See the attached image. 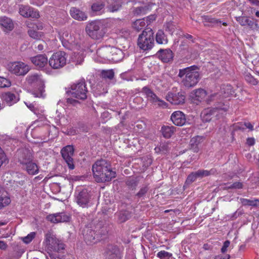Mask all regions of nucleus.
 Returning a JSON list of instances; mask_svg holds the SVG:
<instances>
[{"mask_svg": "<svg viewBox=\"0 0 259 259\" xmlns=\"http://www.w3.org/2000/svg\"><path fill=\"white\" fill-rule=\"evenodd\" d=\"M120 33L121 35L124 37H127L130 35V31L127 29H122Z\"/></svg>", "mask_w": 259, "mask_h": 259, "instance_id": "obj_57", "label": "nucleus"}, {"mask_svg": "<svg viewBox=\"0 0 259 259\" xmlns=\"http://www.w3.org/2000/svg\"><path fill=\"white\" fill-rule=\"evenodd\" d=\"M31 62L39 68L44 67L49 62L48 58L45 55H39L30 58Z\"/></svg>", "mask_w": 259, "mask_h": 259, "instance_id": "obj_24", "label": "nucleus"}, {"mask_svg": "<svg viewBox=\"0 0 259 259\" xmlns=\"http://www.w3.org/2000/svg\"><path fill=\"white\" fill-rule=\"evenodd\" d=\"M142 92L146 96L148 100L153 104H156L160 107L166 108L167 104L164 101L160 99L149 88L144 87L142 90Z\"/></svg>", "mask_w": 259, "mask_h": 259, "instance_id": "obj_14", "label": "nucleus"}, {"mask_svg": "<svg viewBox=\"0 0 259 259\" xmlns=\"http://www.w3.org/2000/svg\"><path fill=\"white\" fill-rule=\"evenodd\" d=\"M204 22H209L211 24H221V21L219 20L215 19L213 18L209 17L208 16H205L204 18Z\"/></svg>", "mask_w": 259, "mask_h": 259, "instance_id": "obj_55", "label": "nucleus"}, {"mask_svg": "<svg viewBox=\"0 0 259 259\" xmlns=\"http://www.w3.org/2000/svg\"><path fill=\"white\" fill-rule=\"evenodd\" d=\"M244 77L247 82L253 85H256L258 83L257 80L249 73H246Z\"/></svg>", "mask_w": 259, "mask_h": 259, "instance_id": "obj_49", "label": "nucleus"}, {"mask_svg": "<svg viewBox=\"0 0 259 259\" xmlns=\"http://www.w3.org/2000/svg\"><path fill=\"white\" fill-rule=\"evenodd\" d=\"M176 127L174 126L163 125L161 128V132L165 138H170L176 131Z\"/></svg>", "mask_w": 259, "mask_h": 259, "instance_id": "obj_30", "label": "nucleus"}, {"mask_svg": "<svg viewBox=\"0 0 259 259\" xmlns=\"http://www.w3.org/2000/svg\"><path fill=\"white\" fill-rule=\"evenodd\" d=\"M156 41L159 44H166L168 39L163 31L159 30L156 34Z\"/></svg>", "mask_w": 259, "mask_h": 259, "instance_id": "obj_33", "label": "nucleus"}, {"mask_svg": "<svg viewBox=\"0 0 259 259\" xmlns=\"http://www.w3.org/2000/svg\"><path fill=\"white\" fill-rule=\"evenodd\" d=\"M63 46L67 49L71 50L74 44V38L71 39H60Z\"/></svg>", "mask_w": 259, "mask_h": 259, "instance_id": "obj_43", "label": "nucleus"}, {"mask_svg": "<svg viewBox=\"0 0 259 259\" xmlns=\"http://www.w3.org/2000/svg\"><path fill=\"white\" fill-rule=\"evenodd\" d=\"M221 92L224 94V97H226L233 93V90L230 84L223 85L221 87Z\"/></svg>", "mask_w": 259, "mask_h": 259, "instance_id": "obj_41", "label": "nucleus"}, {"mask_svg": "<svg viewBox=\"0 0 259 259\" xmlns=\"http://www.w3.org/2000/svg\"><path fill=\"white\" fill-rule=\"evenodd\" d=\"M31 4L37 6H41L44 3V0H31Z\"/></svg>", "mask_w": 259, "mask_h": 259, "instance_id": "obj_61", "label": "nucleus"}, {"mask_svg": "<svg viewBox=\"0 0 259 259\" xmlns=\"http://www.w3.org/2000/svg\"><path fill=\"white\" fill-rule=\"evenodd\" d=\"M243 188V184L240 182H236L232 184H227V186L224 188V190L227 189H240Z\"/></svg>", "mask_w": 259, "mask_h": 259, "instance_id": "obj_45", "label": "nucleus"}, {"mask_svg": "<svg viewBox=\"0 0 259 259\" xmlns=\"http://www.w3.org/2000/svg\"><path fill=\"white\" fill-rule=\"evenodd\" d=\"M240 202L244 206H251L253 207L257 206L259 204V199H247L241 198L240 199Z\"/></svg>", "mask_w": 259, "mask_h": 259, "instance_id": "obj_35", "label": "nucleus"}, {"mask_svg": "<svg viewBox=\"0 0 259 259\" xmlns=\"http://www.w3.org/2000/svg\"><path fill=\"white\" fill-rule=\"evenodd\" d=\"M70 217L64 212L51 214L47 217V220L53 223L66 222L69 221Z\"/></svg>", "mask_w": 259, "mask_h": 259, "instance_id": "obj_18", "label": "nucleus"}, {"mask_svg": "<svg viewBox=\"0 0 259 259\" xmlns=\"http://www.w3.org/2000/svg\"><path fill=\"white\" fill-rule=\"evenodd\" d=\"M147 24L145 19H138L133 23V27L137 31H139L144 28Z\"/></svg>", "mask_w": 259, "mask_h": 259, "instance_id": "obj_37", "label": "nucleus"}, {"mask_svg": "<svg viewBox=\"0 0 259 259\" xmlns=\"http://www.w3.org/2000/svg\"><path fill=\"white\" fill-rule=\"evenodd\" d=\"M75 200L81 207H85L89 205L92 198L91 192L87 189H78L75 192Z\"/></svg>", "mask_w": 259, "mask_h": 259, "instance_id": "obj_12", "label": "nucleus"}, {"mask_svg": "<svg viewBox=\"0 0 259 259\" xmlns=\"http://www.w3.org/2000/svg\"><path fill=\"white\" fill-rule=\"evenodd\" d=\"M11 199L7 191L2 188H0V209L8 205Z\"/></svg>", "mask_w": 259, "mask_h": 259, "instance_id": "obj_28", "label": "nucleus"}, {"mask_svg": "<svg viewBox=\"0 0 259 259\" xmlns=\"http://www.w3.org/2000/svg\"><path fill=\"white\" fill-rule=\"evenodd\" d=\"M138 181L134 179H130L126 182V185L132 189H135L138 186Z\"/></svg>", "mask_w": 259, "mask_h": 259, "instance_id": "obj_52", "label": "nucleus"}, {"mask_svg": "<svg viewBox=\"0 0 259 259\" xmlns=\"http://www.w3.org/2000/svg\"><path fill=\"white\" fill-rule=\"evenodd\" d=\"M220 96V95H219L218 93L212 94V95L210 96V97H209V99H208L207 101L208 102H211V101H215V100L218 99V98Z\"/></svg>", "mask_w": 259, "mask_h": 259, "instance_id": "obj_59", "label": "nucleus"}, {"mask_svg": "<svg viewBox=\"0 0 259 259\" xmlns=\"http://www.w3.org/2000/svg\"><path fill=\"white\" fill-rule=\"evenodd\" d=\"M60 39H71L74 37L68 31H63L59 32Z\"/></svg>", "mask_w": 259, "mask_h": 259, "instance_id": "obj_53", "label": "nucleus"}, {"mask_svg": "<svg viewBox=\"0 0 259 259\" xmlns=\"http://www.w3.org/2000/svg\"><path fill=\"white\" fill-rule=\"evenodd\" d=\"M202 138L199 136L193 137L190 140L191 149L194 152H198L199 151L198 145L201 143Z\"/></svg>", "mask_w": 259, "mask_h": 259, "instance_id": "obj_32", "label": "nucleus"}, {"mask_svg": "<svg viewBox=\"0 0 259 259\" xmlns=\"http://www.w3.org/2000/svg\"><path fill=\"white\" fill-rule=\"evenodd\" d=\"M156 19V17L154 16V15H150L148 17H147L146 18V24H147V26H148V25H149V24L153 21L154 20H155Z\"/></svg>", "mask_w": 259, "mask_h": 259, "instance_id": "obj_58", "label": "nucleus"}, {"mask_svg": "<svg viewBox=\"0 0 259 259\" xmlns=\"http://www.w3.org/2000/svg\"><path fill=\"white\" fill-rule=\"evenodd\" d=\"M87 34L93 39H100L102 38L105 32L103 24L99 21H94L88 24L85 27Z\"/></svg>", "mask_w": 259, "mask_h": 259, "instance_id": "obj_8", "label": "nucleus"}, {"mask_svg": "<svg viewBox=\"0 0 259 259\" xmlns=\"http://www.w3.org/2000/svg\"><path fill=\"white\" fill-rule=\"evenodd\" d=\"M206 93L205 90L202 89L196 90L193 95V98L198 101H201L206 97Z\"/></svg>", "mask_w": 259, "mask_h": 259, "instance_id": "obj_36", "label": "nucleus"}, {"mask_svg": "<svg viewBox=\"0 0 259 259\" xmlns=\"http://www.w3.org/2000/svg\"><path fill=\"white\" fill-rule=\"evenodd\" d=\"M0 27L4 32L8 33L11 31L14 27L13 21L6 16L0 17Z\"/></svg>", "mask_w": 259, "mask_h": 259, "instance_id": "obj_21", "label": "nucleus"}, {"mask_svg": "<svg viewBox=\"0 0 259 259\" xmlns=\"http://www.w3.org/2000/svg\"><path fill=\"white\" fill-rule=\"evenodd\" d=\"M28 33L31 37L36 39H40L41 36V32L36 31L33 29H29L28 31Z\"/></svg>", "mask_w": 259, "mask_h": 259, "instance_id": "obj_48", "label": "nucleus"}, {"mask_svg": "<svg viewBox=\"0 0 259 259\" xmlns=\"http://www.w3.org/2000/svg\"><path fill=\"white\" fill-rule=\"evenodd\" d=\"M172 123L177 126H182L186 122V118L185 114L181 111L174 112L170 116Z\"/></svg>", "mask_w": 259, "mask_h": 259, "instance_id": "obj_19", "label": "nucleus"}, {"mask_svg": "<svg viewBox=\"0 0 259 259\" xmlns=\"http://www.w3.org/2000/svg\"><path fill=\"white\" fill-rule=\"evenodd\" d=\"M243 125H245V129L249 128L251 131L253 130V125L250 122H243Z\"/></svg>", "mask_w": 259, "mask_h": 259, "instance_id": "obj_64", "label": "nucleus"}, {"mask_svg": "<svg viewBox=\"0 0 259 259\" xmlns=\"http://www.w3.org/2000/svg\"><path fill=\"white\" fill-rule=\"evenodd\" d=\"M101 76L105 79H112L114 76L113 70H103L101 72Z\"/></svg>", "mask_w": 259, "mask_h": 259, "instance_id": "obj_42", "label": "nucleus"}, {"mask_svg": "<svg viewBox=\"0 0 259 259\" xmlns=\"http://www.w3.org/2000/svg\"><path fill=\"white\" fill-rule=\"evenodd\" d=\"M170 148L168 144L167 143H161L158 147L155 148V151L156 153L161 152L163 153H166L169 150Z\"/></svg>", "mask_w": 259, "mask_h": 259, "instance_id": "obj_40", "label": "nucleus"}, {"mask_svg": "<svg viewBox=\"0 0 259 259\" xmlns=\"http://www.w3.org/2000/svg\"><path fill=\"white\" fill-rule=\"evenodd\" d=\"M198 68L192 66L183 69H180L178 76L183 78L182 83L186 88L194 87L200 80V73Z\"/></svg>", "mask_w": 259, "mask_h": 259, "instance_id": "obj_3", "label": "nucleus"}, {"mask_svg": "<svg viewBox=\"0 0 259 259\" xmlns=\"http://www.w3.org/2000/svg\"><path fill=\"white\" fill-rule=\"evenodd\" d=\"M7 247V244L3 241L0 240V249L2 250H6Z\"/></svg>", "mask_w": 259, "mask_h": 259, "instance_id": "obj_62", "label": "nucleus"}, {"mask_svg": "<svg viewBox=\"0 0 259 259\" xmlns=\"http://www.w3.org/2000/svg\"><path fill=\"white\" fill-rule=\"evenodd\" d=\"M97 54L102 58L118 61L120 60L122 53L119 49L110 46H105L99 48L97 50Z\"/></svg>", "mask_w": 259, "mask_h": 259, "instance_id": "obj_7", "label": "nucleus"}, {"mask_svg": "<svg viewBox=\"0 0 259 259\" xmlns=\"http://www.w3.org/2000/svg\"><path fill=\"white\" fill-rule=\"evenodd\" d=\"M26 81L29 84L36 88V90L32 93L35 97H45V83L40 75L37 73L29 74L26 77Z\"/></svg>", "mask_w": 259, "mask_h": 259, "instance_id": "obj_6", "label": "nucleus"}, {"mask_svg": "<svg viewBox=\"0 0 259 259\" xmlns=\"http://www.w3.org/2000/svg\"><path fill=\"white\" fill-rule=\"evenodd\" d=\"M228 108L227 105H225L221 102H218L214 108L204 110L201 114V116L204 121L208 122L213 116H217V113H222V111H227Z\"/></svg>", "mask_w": 259, "mask_h": 259, "instance_id": "obj_9", "label": "nucleus"}, {"mask_svg": "<svg viewBox=\"0 0 259 259\" xmlns=\"http://www.w3.org/2000/svg\"><path fill=\"white\" fill-rule=\"evenodd\" d=\"M243 123H238L235 125V128L236 130H244L245 129V125H243Z\"/></svg>", "mask_w": 259, "mask_h": 259, "instance_id": "obj_63", "label": "nucleus"}, {"mask_svg": "<svg viewBox=\"0 0 259 259\" xmlns=\"http://www.w3.org/2000/svg\"><path fill=\"white\" fill-rule=\"evenodd\" d=\"M92 171L94 178L98 183L109 182L116 177V172L112 170L110 162L104 159L96 161L92 166Z\"/></svg>", "mask_w": 259, "mask_h": 259, "instance_id": "obj_1", "label": "nucleus"}, {"mask_svg": "<svg viewBox=\"0 0 259 259\" xmlns=\"http://www.w3.org/2000/svg\"><path fill=\"white\" fill-rule=\"evenodd\" d=\"M230 242L229 240H226L224 242L223 245L221 248V252L225 253L227 250V248L229 246Z\"/></svg>", "mask_w": 259, "mask_h": 259, "instance_id": "obj_56", "label": "nucleus"}, {"mask_svg": "<svg viewBox=\"0 0 259 259\" xmlns=\"http://www.w3.org/2000/svg\"><path fill=\"white\" fill-rule=\"evenodd\" d=\"M16 156L18 162L22 166L33 159V156L31 150L27 148L18 149L16 152Z\"/></svg>", "mask_w": 259, "mask_h": 259, "instance_id": "obj_15", "label": "nucleus"}, {"mask_svg": "<svg viewBox=\"0 0 259 259\" xmlns=\"http://www.w3.org/2000/svg\"><path fill=\"white\" fill-rule=\"evenodd\" d=\"M62 157L66 162L69 169H73L74 165L72 156L74 154V148L72 146L67 145L61 151Z\"/></svg>", "mask_w": 259, "mask_h": 259, "instance_id": "obj_16", "label": "nucleus"}, {"mask_svg": "<svg viewBox=\"0 0 259 259\" xmlns=\"http://www.w3.org/2000/svg\"><path fill=\"white\" fill-rule=\"evenodd\" d=\"M154 32L151 28H146L139 35L138 45L141 49L147 51L151 50L154 46Z\"/></svg>", "mask_w": 259, "mask_h": 259, "instance_id": "obj_5", "label": "nucleus"}, {"mask_svg": "<svg viewBox=\"0 0 259 259\" xmlns=\"http://www.w3.org/2000/svg\"><path fill=\"white\" fill-rule=\"evenodd\" d=\"M45 243L47 249L50 251L59 252L64 249L65 245L53 235L51 232H48L45 236Z\"/></svg>", "mask_w": 259, "mask_h": 259, "instance_id": "obj_10", "label": "nucleus"}, {"mask_svg": "<svg viewBox=\"0 0 259 259\" xmlns=\"http://www.w3.org/2000/svg\"><path fill=\"white\" fill-rule=\"evenodd\" d=\"M10 72L16 75H25L30 70L28 65L22 62L11 63L8 65Z\"/></svg>", "mask_w": 259, "mask_h": 259, "instance_id": "obj_13", "label": "nucleus"}, {"mask_svg": "<svg viewBox=\"0 0 259 259\" xmlns=\"http://www.w3.org/2000/svg\"><path fill=\"white\" fill-rule=\"evenodd\" d=\"M236 20L242 26H247L251 29H258L259 28V26L257 23H254L253 21L250 20L247 16H241L236 17Z\"/></svg>", "mask_w": 259, "mask_h": 259, "instance_id": "obj_22", "label": "nucleus"}, {"mask_svg": "<svg viewBox=\"0 0 259 259\" xmlns=\"http://www.w3.org/2000/svg\"><path fill=\"white\" fill-rule=\"evenodd\" d=\"M88 89L84 79L79 80L71 85L66 91L70 97L67 98L66 102L74 106L79 103L78 100L83 101L87 98Z\"/></svg>", "mask_w": 259, "mask_h": 259, "instance_id": "obj_2", "label": "nucleus"}, {"mask_svg": "<svg viewBox=\"0 0 259 259\" xmlns=\"http://www.w3.org/2000/svg\"><path fill=\"white\" fill-rule=\"evenodd\" d=\"M194 172H195V175H196L197 178L202 179L210 175H213L215 172V171L213 169H211L210 170L199 169L198 170Z\"/></svg>", "mask_w": 259, "mask_h": 259, "instance_id": "obj_38", "label": "nucleus"}, {"mask_svg": "<svg viewBox=\"0 0 259 259\" xmlns=\"http://www.w3.org/2000/svg\"><path fill=\"white\" fill-rule=\"evenodd\" d=\"M19 13L25 17L37 18L39 16L37 12H34L30 8L27 6H22L19 9Z\"/></svg>", "mask_w": 259, "mask_h": 259, "instance_id": "obj_26", "label": "nucleus"}, {"mask_svg": "<svg viewBox=\"0 0 259 259\" xmlns=\"http://www.w3.org/2000/svg\"><path fill=\"white\" fill-rule=\"evenodd\" d=\"M122 6V3L119 0H110L108 2L107 9L111 12L119 10Z\"/></svg>", "mask_w": 259, "mask_h": 259, "instance_id": "obj_31", "label": "nucleus"}, {"mask_svg": "<svg viewBox=\"0 0 259 259\" xmlns=\"http://www.w3.org/2000/svg\"><path fill=\"white\" fill-rule=\"evenodd\" d=\"M148 190V187L147 186H144L140 188L139 191L136 194V196L138 198L144 199Z\"/></svg>", "mask_w": 259, "mask_h": 259, "instance_id": "obj_44", "label": "nucleus"}, {"mask_svg": "<svg viewBox=\"0 0 259 259\" xmlns=\"http://www.w3.org/2000/svg\"><path fill=\"white\" fill-rule=\"evenodd\" d=\"M118 221L119 223H123L131 218V213L127 210H121L116 214Z\"/></svg>", "mask_w": 259, "mask_h": 259, "instance_id": "obj_34", "label": "nucleus"}, {"mask_svg": "<svg viewBox=\"0 0 259 259\" xmlns=\"http://www.w3.org/2000/svg\"><path fill=\"white\" fill-rule=\"evenodd\" d=\"M105 5L103 3H96L92 6V10L96 13H100L103 9Z\"/></svg>", "mask_w": 259, "mask_h": 259, "instance_id": "obj_46", "label": "nucleus"}, {"mask_svg": "<svg viewBox=\"0 0 259 259\" xmlns=\"http://www.w3.org/2000/svg\"><path fill=\"white\" fill-rule=\"evenodd\" d=\"M167 101L174 105H181L185 103V96L182 93L169 92L166 96Z\"/></svg>", "mask_w": 259, "mask_h": 259, "instance_id": "obj_17", "label": "nucleus"}, {"mask_svg": "<svg viewBox=\"0 0 259 259\" xmlns=\"http://www.w3.org/2000/svg\"><path fill=\"white\" fill-rule=\"evenodd\" d=\"M105 259H120L118 248L113 245H108L106 251Z\"/></svg>", "mask_w": 259, "mask_h": 259, "instance_id": "obj_23", "label": "nucleus"}, {"mask_svg": "<svg viewBox=\"0 0 259 259\" xmlns=\"http://www.w3.org/2000/svg\"><path fill=\"white\" fill-rule=\"evenodd\" d=\"M11 85V82L8 79L0 76V88H8Z\"/></svg>", "mask_w": 259, "mask_h": 259, "instance_id": "obj_50", "label": "nucleus"}, {"mask_svg": "<svg viewBox=\"0 0 259 259\" xmlns=\"http://www.w3.org/2000/svg\"><path fill=\"white\" fill-rule=\"evenodd\" d=\"M156 55L164 63L169 62L174 58V54L170 49H160Z\"/></svg>", "mask_w": 259, "mask_h": 259, "instance_id": "obj_20", "label": "nucleus"}, {"mask_svg": "<svg viewBox=\"0 0 259 259\" xmlns=\"http://www.w3.org/2000/svg\"><path fill=\"white\" fill-rule=\"evenodd\" d=\"M107 233L105 227H102L100 229L93 230L90 227H86L82 231L84 241L89 245H92L99 241L102 236Z\"/></svg>", "mask_w": 259, "mask_h": 259, "instance_id": "obj_4", "label": "nucleus"}, {"mask_svg": "<svg viewBox=\"0 0 259 259\" xmlns=\"http://www.w3.org/2000/svg\"><path fill=\"white\" fill-rule=\"evenodd\" d=\"M2 98L9 106L16 103L19 100V98L16 95L11 92H6L3 94Z\"/></svg>", "mask_w": 259, "mask_h": 259, "instance_id": "obj_29", "label": "nucleus"}, {"mask_svg": "<svg viewBox=\"0 0 259 259\" xmlns=\"http://www.w3.org/2000/svg\"><path fill=\"white\" fill-rule=\"evenodd\" d=\"M157 256L160 259H170L172 254L165 250H162L158 252Z\"/></svg>", "mask_w": 259, "mask_h": 259, "instance_id": "obj_47", "label": "nucleus"}, {"mask_svg": "<svg viewBox=\"0 0 259 259\" xmlns=\"http://www.w3.org/2000/svg\"><path fill=\"white\" fill-rule=\"evenodd\" d=\"M70 13L73 18L78 21H84L87 19V15L84 12L74 7L71 8Z\"/></svg>", "mask_w": 259, "mask_h": 259, "instance_id": "obj_27", "label": "nucleus"}, {"mask_svg": "<svg viewBox=\"0 0 259 259\" xmlns=\"http://www.w3.org/2000/svg\"><path fill=\"white\" fill-rule=\"evenodd\" d=\"M149 8L147 6L139 7L134 9L133 13L135 16H140L145 14Z\"/></svg>", "mask_w": 259, "mask_h": 259, "instance_id": "obj_39", "label": "nucleus"}, {"mask_svg": "<svg viewBox=\"0 0 259 259\" xmlns=\"http://www.w3.org/2000/svg\"><path fill=\"white\" fill-rule=\"evenodd\" d=\"M246 144L249 146L254 145L255 139L253 138H248L246 140Z\"/></svg>", "mask_w": 259, "mask_h": 259, "instance_id": "obj_60", "label": "nucleus"}, {"mask_svg": "<svg viewBox=\"0 0 259 259\" xmlns=\"http://www.w3.org/2000/svg\"><path fill=\"white\" fill-rule=\"evenodd\" d=\"M22 168L30 175H35L39 172V167L33 160L22 166Z\"/></svg>", "mask_w": 259, "mask_h": 259, "instance_id": "obj_25", "label": "nucleus"}, {"mask_svg": "<svg viewBox=\"0 0 259 259\" xmlns=\"http://www.w3.org/2000/svg\"><path fill=\"white\" fill-rule=\"evenodd\" d=\"M197 179V177H196V175H195V172H191L187 177V178L185 182V185H188L191 184L192 182L195 181Z\"/></svg>", "mask_w": 259, "mask_h": 259, "instance_id": "obj_51", "label": "nucleus"}, {"mask_svg": "<svg viewBox=\"0 0 259 259\" xmlns=\"http://www.w3.org/2000/svg\"><path fill=\"white\" fill-rule=\"evenodd\" d=\"M50 66L54 69H60L66 64V54L64 52L58 51L54 53L49 60Z\"/></svg>", "mask_w": 259, "mask_h": 259, "instance_id": "obj_11", "label": "nucleus"}, {"mask_svg": "<svg viewBox=\"0 0 259 259\" xmlns=\"http://www.w3.org/2000/svg\"><path fill=\"white\" fill-rule=\"evenodd\" d=\"M35 236V233L34 232H31L27 236L23 238L22 240L26 244L29 243L32 239L34 238Z\"/></svg>", "mask_w": 259, "mask_h": 259, "instance_id": "obj_54", "label": "nucleus"}]
</instances>
